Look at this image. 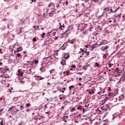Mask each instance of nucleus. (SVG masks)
Here are the masks:
<instances>
[{
  "mask_svg": "<svg viewBox=\"0 0 125 125\" xmlns=\"http://www.w3.org/2000/svg\"><path fill=\"white\" fill-rule=\"evenodd\" d=\"M0 120H1L0 122V125H4V124H5V121L3 120V118H0Z\"/></svg>",
  "mask_w": 125,
  "mask_h": 125,
  "instance_id": "nucleus-18",
  "label": "nucleus"
},
{
  "mask_svg": "<svg viewBox=\"0 0 125 125\" xmlns=\"http://www.w3.org/2000/svg\"><path fill=\"white\" fill-rule=\"evenodd\" d=\"M26 63H27V66H30V67H33L34 65L33 62L27 61Z\"/></svg>",
  "mask_w": 125,
  "mask_h": 125,
  "instance_id": "nucleus-15",
  "label": "nucleus"
},
{
  "mask_svg": "<svg viewBox=\"0 0 125 125\" xmlns=\"http://www.w3.org/2000/svg\"><path fill=\"white\" fill-rule=\"evenodd\" d=\"M99 44H98V43H95L94 44L91 45V48H92V50H93V49H94V48H96V47H99Z\"/></svg>",
  "mask_w": 125,
  "mask_h": 125,
  "instance_id": "nucleus-10",
  "label": "nucleus"
},
{
  "mask_svg": "<svg viewBox=\"0 0 125 125\" xmlns=\"http://www.w3.org/2000/svg\"><path fill=\"white\" fill-rule=\"evenodd\" d=\"M71 26H69L67 27V29L63 33H62L61 34V36H62V37H63V38H65V39H67L68 37H69V35L71 34V32H70V30L69 29V28H70Z\"/></svg>",
  "mask_w": 125,
  "mask_h": 125,
  "instance_id": "nucleus-2",
  "label": "nucleus"
},
{
  "mask_svg": "<svg viewBox=\"0 0 125 125\" xmlns=\"http://www.w3.org/2000/svg\"><path fill=\"white\" fill-rule=\"evenodd\" d=\"M20 80H21V81H20V83H24V81H22V80H24V78H23V76H20Z\"/></svg>",
  "mask_w": 125,
  "mask_h": 125,
  "instance_id": "nucleus-33",
  "label": "nucleus"
},
{
  "mask_svg": "<svg viewBox=\"0 0 125 125\" xmlns=\"http://www.w3.org/2000/svg\"><path fill=\"white\" fill-rule=\"evenodd\" d=\"M104 106H105L107 111H110V110H111V108H110V104H106Z\"/></svg>",
  "mask_w": 125,
  "mask_h": 125,
  "instance_id": "nucleus-22",
  "label": "nucleus"
},
{
  "mask_svg": "<svg viewBox=\"0 0 125 125\" xmlns=\"http://www.w3.org/2000/svg\"><path fill=\"white\" fill-rule=\"evenodd\" d=\"M83 70H87V65H84L83 67Z\"/></svg>",
  "mask_w": 125,
  "mask_h": 125,
  "instance_id": "nucleus-46",
  "label": "nucleus"
},
{
  "mask_svg": "<svg viewBox=\"0 0 125 125\" xmlns=\"http://www.w3.org/2000/svg\"><path fill=\"white\" fill-rule=\"evenodd\" d=\"M24 74V72H21L20 74H19V75H20V77L23 76V75Z\"/></svg>",
  "mask_w": 125,
  "mask_h": 125,
  "instance_id": "nucleus-60",
  "label": "nucleus"
},
{
  "mask_svg": "<svg viewBox=\"0 0 125 125\" xmlns=\"http://www.w3.org/2000/svg\"><path fill=\"white\" fill-rule=\"evenodd\" d=\"M107 95H108V96H109V97H114V96H115V94H114V93L113 92H111V93H108V94H107Z\"/></svg>",
  "mask_w": 125,
  "mask_h": 125,
  "instance_id": "nucleus-25",
  "label": "nucleus"
},
{
  "mask_svg": "<svg viewBox=\"0 0 125 125\" xmlns=\"http://www.w3.org/2000/svg\"><path fill=\"white\" fill-rule=\"evenodd\" d=\"M30 106H31V104H26V107H30Z\"/></svg>",
  "mask_w": 125,
  "mask_h": 125,
  "instance_id": "nucleus-64",
  "label": "nucleus"
},
{
  "mask_svg": "<svg viewBox=\"0 0 125 125\" xmlns=\"http://www.w3.org/2000/svg\"><path fill=\"white\" fill-rule=\"evenodd\" d=\"M55 101V102H58V98H57V96H55L54 97Z\"/></svg>",
  "mask_w": 125,
  "mask_h": 125,
  "instance_id": "nucleus-49",
  "label": "nucleus"
},
{
  "mask_svg": "<svg viewBox=\"0 0 125 125\" xmlns=\"http://www.w3.org/2000/svg\"><path fill=\"white\" fill-rule=\"evenodd\" d=\"M56 4L57 8H59V6H60V4H61V1H59L58 3H56Z\"/></svg>",
  "mask_w": 125,
  "mask_h": 125,
  "instance_id": "nucleus-34",
  "label": "nucleus"
},
{
  "mask_svg": "<svg viewBox=\"0 0 125 125\" xmlns=\"http://www.w3.org/2000/svg\"><path fill=\"white\" fill-rule=\"evenodd\" d=\"M51 59H52L51 56L44 57L43 59V62L44 63H45V64H49V65H51V61H50Z\"/></svg>",
  "mask_w": 125,
  "mask_h": 125,
  "instance_id": "nucleus-3",
  "label": "nucleus"
},
{
  "mask_svg": "<svg viewBox=\"0 0 125 125\" xmlns=\"http://www.w3.org/2000/svg\"><path fill=\"white\" fill-rule=\"evenodd\" d=\"M32 62H34V64L38 65L39 64V60H34Z\"/></svg>",
  "mask_w": 125,
  "mask_h": 125,
  "instance_id": "nucleus-38",
  "label": "nucleus"
},
{
  "mask_svg": "<svg viewBox=\"0 0 125 125\" xmlns=\"http://www.w3.org/2000/svg\"><path fill=\"white\" fill-rule=\"evenodd\" d=\"M8 34H9V31H7L6 33H4V38H6V37H7V36H8Z\"/></svg>",
  "mask_w": 125,
  "mask_h": 125,
  "instance_id": "nucleus-37",
  "label": "nucleus"
},
{
  "mask_svg": "<svg viewBox=\"0 0 125 125\" xmlns=\"http://www.w3.org/2000/svg\"><path fill=\"white\" fill-rule=\"evenodd\" d=\"M33 68V67H31V68L29 69L27 71V73L28 74H31V73H32V69Z\"/></svg>",
  "mask_w": 125,
  "mask_h": 125,
  "instance_id": "nucleus-41",
  "label": "nucleus"
},
{
  "mask_svg": "<svg viewBox=\"0 0 125 125\" xmlns=\"http://www.w3.org/2000/svg\"><path fill=\"white\" fill-rule=\"evenodd\" d=\"M109 47V46L108 45H106L105 46H102V47L101 48V50H102V51H106V50H107V49H108Z\"/></svg>",
  "mask_w": 125,
  "mask_h": 125,
  "instance_id": "nucleus-8",
  "label": "nucleus"
},
{
  "mask_svg": "<svg viewBox=\"0 0 125 125\" xmlns=\"http://www.w3.org/2000/svg\"><path fill=\"white\" fill-rule=\"evenodd\" d=\"M95 65L96 67H99V66H100L98 62H95Z\"/></svg>",
  "mask_w": 125,
  "mask_h": 125,
  "instance_id": "nucleus-54",
  "label": "nucleus"
},
{
  "mask_svg": "<svg viewBox=\"0 0 125 125\" xmlns=\"http://www.w3.org/2000/svg\"><path fill=\"white\" fill-rule=\"evenodd\" d=\"M115 72H116V73H118L119 74H120V73H122V70H121V69H119V67H117L115 69Z\"/></svg>",
  "mask_w": 125,
  "mask_h": 125,
  "instance_id": "nucleus-20",
  "label": "nucleus"
},
{
  "mask_svg": "<svg viewBox=\"0 0 125 125\" xmlns=\"http://www.w3.org/2000/svg\"><path fill=\"white\" fill-rule=\"evenodd\" d=\"M85 54H86V55L88 56V55H89V51H86Z\"/></svg>",
  "mask_w": 125,
  "mask_h": 125,
  "instance_id": "nucleus-62",
  "label": "nucleus"
},
{
  "mask_svg": "<svg viewBox=\"0 0 125 125\" xmlns=\"http://www.w3.org/2000/svg\"><path fill=\"white\" fill-rule=\"evenodd\" d=\"M46 67V65L42 66L40 68V70L41 72H45L46 70V68H45Z\"/></svg>",
  "mask_w": 125,
  "mask_h": 125,
  "instance_id": "nucleus-13",
  "label": "nucleus"
},
{
  "mask_svg": "<svg viewBox=\"0 0 125 125\" xmlns=\"http://www.w3.org/2000/svg\"><path fill=\"white\" fill-rule=\"evenodd\" d=\"M44 78L42 77L41 76H37L36 77V80L37 81H42V80H43Z\"/></svg>",
  "mask_w": 125,
  "mask_h": 125,
  "instance_id": "nucleus-17",
  "label": "nucleus"
},
{
  "mask_svg": "<svg viewBox=\"0 0 125 125\" xmlns=\"http://www.w3.org/2000/svg\"><path fill=\"white\" fill-rule=\"evenodd\" d=\"M20 56H21V53H17V54H16V57H18L19 58V57H20Z\"/></svg>",
  "mask_w": 125,
  "mask_h": 125,
  "instance_id": "nucleus-50",
  "label": "nucleus"
},
{
  "mask_svg": "<svg viewBox=\"0 0 125 125\" xmlns=\"http://www.w3.org/2000/svg\"><path fill=\"white\" fill-rule=\"evenodd\" d=\"M107 43H108V41L106 40L102 41L100 44H99V46H100L101 45H104L105 44H107Z\"/></svg>",
  "mask_w": 125,
  "mask_h": 125,
  "instance_id": "nucleus-11",
  "label": "nucleus"
},
{
  "mask_svg": "<svg viewBox=\"0 0 125 125\" xmlns=\"http://www.w3.org/2000/svg\"><path fill=\"white\" fill-rule=\"evenodd\" d=\"M119 116V113H115L112 115V120H115V119H117Z\"/></svg>",
  "mask_w": 125,
  "mask_h": 125,
  "instance_id": "nucleus-14",
  "label": "nucleus"
},
{
  "mask_svg": "<svg viewBox=\"0 0 125 125\" xmlns=\"http://www.w3.org/2000/svg\"><path fill=\"white\" fill-rule=\"evenodd\" d=\"M64 90H66V88L65 87L62 88V89H59V91H60V92H62V93H64Z\"/></svg>",
  "mask_w": 125,
  "mask_h": 125,
  "instance_id": "nucleus-24",
  "label": "nucleus"
},
{
  "mask_svg": "<svg viewBox=\"0 0 125 125\" xmlns=\"http://www.w3.org/2000/svg\"><path fill=\"white\" fill-rule=\"evenodd\" d=\"M61 64L62 66H65V65H66V59L65 58H62L61 61Z\"/></svg>",
  "mask_w": 125,
  "mask_h": 125,
  "instance_id": "nucleus-9",
  "label": "nucleus"
},
{
  "mask_svg": "<svg viewBox=\"0 0 125 125\" xmlns=\"http://www.w3.org/2000/svg\"><path fill=\"white\" fill-rule=\"evenodd\" d=\"M74 87H75L74 85H71L69 86V90H72V88H74Z\"/></svg>",
  "mask_w": 125,
  "mask_h": 125,
  "instance_id": "nucleus-44",
  "label": "nucleus"
},
{
  "mask_svg": "<svg viewBox=\"0 0 125 125\" xmlns=\"http://www.w3.org/2000/svg\"><path fill=\"white\" fill-rule=\"evenodd\" d=\"M13 108H14V106H12L9 108L8 111H12V109H13Z\"/></svg>",
  "mask_w": 125,
  "mask_h": 125,
  "instance_id": "nucleus-52",
  "label": "nucleus"
},
{
  "mask_svg": "<svg viewBox=\"0 0 125 125\" xmlns=\"http://www.w3.org/2000/svg\"><path fill=\"white\" fill-rule=\"evenodd\" d=\"M108 65H109V68H111L112 67V66H114V64H113V63H109Z\"/></svg>",
  "mask_w": 125,
  "mask_h": 125,
  "instance_id": "nucleus-59",
  "label": "nucleus"
},
{
  "mask_svg": "<svg viewBox=\"0 0 125 125\" xmlns=\"http://www.w3.org/2000/svg\"><path fill=\"white\" fill-rule=\"evenodd\" d=\"M68 103H69V102L65 100L64 102V104H65V105H66L67 104H68Z\"/></svg>",
  "mask_w": 125,
  "mask_h": 125,
  "instance_id": "nucleus-57",
  "label": "nucleus"
},
{
  "mask_svg": "<svg viewBox=\"0 0 125 125\" xmlns=\"http://www.w3.org/2000/svg\"><path fill=\"white\" fill-rule=\"evenodd\" d=\"M16 32H17L18 35L21 34V32H22V28H21V27L18 28L16 30Z\"/></svg>",
  "mask_w": 125,
  "mask_h": 125,
  "instance_id": "nucleus-16",
  "label": "nucleus"
},
{
  "mask_svg": "<svg viewBox=\"0 0 125 125\" xmlns=\"http://www.w3.org/2000/svg\"><path fill=\"white\" fill-rule=\"evenodd\" d=\"M45 42L47 43V44H51L53 43V41H52V39L50 38H47Z\"/></svg>",
  "mask_w": 125,
  "mask_h": 125,
  "instance_id": "nucleus-6",
  "label": "nucleus"
},
{
  "mask_svg": "<svg viewBox=\"0 0 125 125\" xmlns=\"http://www.w3.org/2000/svg\"><path fill=\"white\" fill-rule=\"evenodd\" d=\"M107 55H108V54H103V59H106V56H107Z\"/></svg>",
  "mask_w": 125,
  "mask_h": 125,
  "instance_id": "nucleus-42",
  "label": "nucleus"
},
{
  "mask_svg": "<svg viewBox=\"0 0 125 125\" xmlns=\"http://www.w3.org/2000/svg\"><path fill=\"white\" fill-rule=\"evenodd\" d=\"M45 114H46V115H47V117H49L50 114H51V111H50V109H49L48 112H45Z\"/></svg>",
  "mask_w": 125,
  "mask_h": 125,
  "instance_id": "nucleus-30",
  "label": "nucleus"
},
{
  "mask_svg": "<svg viewBox=\"0 0 125 125\" xmlns=\"http://www.w3.org/2000/svg\"><path fill=\"white\" fill-rule=\"evenodd\" d=\"M59 25H60V27H59V30H61V31H62V30H63V28H62V24H61V22L59 23Z\"/></svg>",
  "mask_w": 125,
  "mask_h": 125,
  "instance_id": "nucleus-39",
  "label": "nucleus"
},
{
  "mask_svg": "<svg viewBox=\"0 0 125 125\" xmlns=\"http://www.w3.org/2000/svg\"><path fill=\"white\" fill-rule=\"evenodd\" d=\"M22 50H23V47L22 46L18 47L17 48V50L14 51V53L15 54H16V53H18L19 52H20L21 51H22Z\"/></svg>",
  "mask_w": 125,
  "mask_h": 125,
  "instance_id": "nucleus-7",
  "label": "nucleus"
},
{
  "mask_svg": "<svg viewBox=\"0 0 125 125\" xmlns=\"http://www.w3.org/2000/svg\"><path fill=\"white\" fill-rule=\"evenodd\" d=\"M115 17L116 18H118L119 19H120V18H121V14L118 15L117 16H115Z\"/></svg>",
  "mask_w": 125,
  "mask_h": 125,
  "instance_id": "nucleus-55",
  "label": "nucleus"
},
{
  "mask_svg": "<svg viewBox=\"0 0 125 125\" xmlns=\"http://www.w3.org/2000/svg\"><path fill=\"white\" fill-rule=\"evenodd\" d=\"M70 57V55H69L68 54H65L64 57H62V58H65V59H68Z\"/></svg>",
  "mask_w": 125,
  "mask_h": 125,
  "instance_id": "nucleus-23",
  "label": "nucleus"
},
{
  "mask_svg": "<svg viewBox=\"0 0 125 125\" xmlns=\"http://www.w3.org/2000/svg\"><path fill=\"white\" fill-rule=\"evenodd\" d=\"M103 100L101 101V102H102V103H103L102 104H105V103H106V102H107V100H109V97H108V96H107V94H105V95H101V99Z\"/></svg>",
  "mask_w": 125,
  "mask_h": 125,
  "instance_id": "nucleus-4",
  "label": "nucleus"
},
{
  "mask_svg": "<svg viewBox=\"0 0 125 125\" xmlns=\"http://www.w3.org/2000/svg\"><path fill=\"white\" fill-rule=\"evenodd\" d=\"M95 90L94 89H92L88 91L89 94H94Z\"/></svg>",
  "mask_w": 125,
  "mask_h": 125,
  "instance_id": "nucleus-21",
  "label": "nucleus"
},
{
  "mask_svg": "<svg viewBox=\"0 0 125 125\" xmlns=\"http://www.w3.org/2000/svg\"><path fill=\"white\" fill-rule=\"evenodd\" d=\"M101 109L102 110V111H107V108H106V106L105 105L102 106L101 107Z\"/></svg>",
  "mask_w": 125,
  "mask_h": 125,
  "instance_id": "nucleus-28",
  "label": "nucleus"
},
{
  "mask_svg": "<svg viewBox=\"0 0 125 125\" xmlns=\"http://www.w3.org/2000/svg\"><path fill=\"white\" fill-rule=\"evenodd\" d=\"M93 35L95 37H97V36H98V33L97 32H95L93 33Z\"/></svg>",
  "mask_w": 125,
  "mask_h": 125,
  "instance_id": "nucleus-43",
  "label": "nucleus"
},
{
  "mask_svg": "<svg viewBox=\"0 0 125 125\" xmlns=\"http://www.w3.org/2000/svg\"><path fill=\"white\" fill-rule=\"evenodd\" d=\"M49 17H53V16H54V12L51 11L49 13Z\"/></svg>",
  "mask_w": 125,
  "mask_h": 125,
  "instance_id": "nucleus-26",
  "label": "nucleus"
},
{
  "mask_svg": "<svg viewBox=\"0 0 125 125\" xmlns=\"http://www.w3.org/2000/svg\"><path fill=\"white\" fill-rule=\"evenodd\" d=\"M104 11H105L106 12V13H108V14H112V13H114L115 11H114V9L112 7V6H108L107 7H105L103 9Z\"/></svg>",
  "mask_w": 125,
  "mask_h": 125,
  "instance_id": "nucleus-1",
  "label": "nucleus"
},
{
  "mask_svg": "<svg viewBox=\"0 0 125 125\" xmlns=\"http://www.w3.org/2000/svg\"><path fill=\"white\" fill-rule=\"evenodd\" d=\"M77 110H80V112H81L82 113L83 111V107H82L81 106H78Z\"/></svg>",
  "mask_w": 125,
  "mask_h": 125,
  "instance_id": "nucleus-36",
  "label": "nucleus"
},
{
  "mask_svg": "<svg viewBox=\"0 0 125 125\" xmlns=\"http://www.w3.org/2000/svg\"><path fill=\"white\" fill-rule=\"evenodd\" d=\"M54 6V3L52 2H50L49 4L48 5V7H51V6Z\"/></svg>",
  "mask_w": 125,
  "mask_h": 125,
  "instance_id": "nucleus-32",
  "label": "nucleus"
},
{
  "mask_svg": "<svg viewBox=\"0 0 125 125\" xmlns=\"http://www.w3.org/2000/svg\"><path fill=\"white\" fill-rule=\"evenodd\" d=\"M7 71H9V68H4V67H0V73H1V74H4V73H6Z\"/></svg>",
  "mask_w": 125,
  "mask_h": 125,
  "instance_id": "nucleus-5",
  "label": "nucleus"
},
{
  "mask_svg": "<svg viewBox=\"0 0 125 125\" xmlns=\"http://www.w3.org/2000/svg\"><path fill=\"white\" fill-rule=\"evenodd\" d=\"M92 2H99V0H91Z\"/></svg>",
  "mask_w": 125,
  "mask_h": 125,
  "instance_id": "nucleus-48",
  "label": "nucleus"
},
{
  "mask_svg": "<svg viewBox=\"0 0 125 125\" xmlns=\"http://www.w3.org/2000/svg\"><path fill=\"white\" fill-rule=\"evenodd\" d=\"M5 79H7V78H9V76L7 74H6L5 76H4Z\"/></svg>",
  "mask_w": 125,
  "mask_h": 125,
  "instance_id": "nucleus-63",
  "label": "nucleus"
},
{
  "mask_svg": "<svg viewBox=\"0 0 125 125\" xmlns=\"http://www.w3.org/2000/svg\"><path fill=\"white\" fill-rule=\"evenodd\" d=\"M120 7L118 6L115 10H114V12H116V11H117L118 9H120Z\"/></svg>",
  "mask_w": 125,
  "mask_h": 125,
  "instance_id": "nucleus-58",
  "label": "nucleus"
},
{
  "mask_svg": "<svg viewBox=\"0 0 125 125\" xmlns=\"http://www.w3.org/2000/svg\"><path fill=\"white\" fill-rule=\"evenodd\" d=\"M118 118L119 120H122L123 118V115H122V113H118Z\"/></svg>",
  "mask_w": 125,
  "mask_h": 125,
  "instance_id": "nucleus-35",
  "label": "nucleus"
},
{
  "mask_svg": "<svg viewBox=\"0 0 125 125\" xmlns=\"http://www.w3.org/2000/svg\"><path fill=\"white\" fill-rule=\"evenodd\" d=\"M113 27H118V26H119V24L117 22L114 23L113 24Z\"/></svg>",
  "mask_w": 125,
  "mask_h": 125,
  "instance_id": "nucleus-45",
  "label": "nucleus"
},
{
  "mask_svg": "<svg viewBox=\"0 0 125 125\" xmlns=\"http://www.w3.org/2000/svg\"><path fill=\"white\" fill-rule=\"evenodd\" d=\"M63 5H68V1H66L65 2L63 3Z\"/></svg>",
  "mask_w": 125,
  "mask_h": 125,
  "instance_id": "nucleus-56",
  "label": "nucleus"
},
{
  "mask_svg": "<svg viewBox=\"0 0 125 125\" xmlns=\"http://www.w3.org/2000/svg\"><path fill=\"white\" fill-rule=\"evenodd\" d=\"M87 111H88V109L85 108L84 107H83L82 111L81 113L82 114H84V113H85V112H87Z\"/></svg>",
  "mask_w": 125,
  "mask_h": 125,
  "instance_id": "nucleus-19",
  "label": "nucleus"
},
{
  "mask_svg": "<svg viewBox=\"0 0 125 125\" xmlns=\"http://www.w3.org/2000/svg\"><path fill=\"white\" fill-rule=\"evenodd\" d=\"M86 50H87L86 49H85V50H84V49H83L81 51V53H82V54H81V55H84V54H85V53Z\"/></svg>",
  "mask_w": 125,
  "mask_h": 125,
  "instance_id": "nucleus-29",
  "label": "nucleus"
},
{
  "mask_svg": "<svg viewBox=\"0 0 125 125\" xmlns=\"http://www.w3.org/2000/svg\"><path fill=\"white\" fill-rule=\"evenodd\" d=\"M40 117H41V114L38 113V115L35 116L34 120H36V121H38V120L39 121H41V120H42V118H40Z\"/></svg>",
  "mask_w": 125,
  "mask_h": 125,
  "instance_id": "nucleus-12",
  "label": "nucleus"
},
{
  "mask_svg": "<svg viewBox=\"0 0 125 125\" xmlns=\"http://www.w3.org/2000/svg\"><path fill=\"white\" fill-rule=\"evenodd\" d=\"M41 36L42 39H44V38H45V33H43L41 35Z\"/></svg>",
  "mask_w": 125,
  "mask_h": 125,
  "instance_id": "nucleus-40",
  "label": "nucleus"
},
{
  "mask_svg": "<svg viewBox=\"0 0 125 125\" xmlns=\"http://www.w3.org/2000/svg\"><path fill=\"white\" fill-rule=\"evenodd\" d=\"M16 114H17V112L15 110L13 111L12 112V114L14 115V116H15V115H16Z\"/></svg>",
  "mask_w": 125,
  "mask_h": 125,
  "instance_id": "nucleus-47",
  "label": "nucleus"
},
{
  "mask_svg": "<svg viewBox=\"0 0 125 125\" xmlns=\"http://www.w3.org/2000/svg\"><path fill=\"white\" fill-rule=\"evenodd\" d=\"M87 33H88L87 32V30H85L83 33V35H86V34H87Z\"/></svg>",
  "mask_w": 125,
  "mask_h": 125,
  "instance_id": "nucleus-53",
  "label": "nucleus"
},
{
  "mask_svg": "<svg viewBox=\"0 0 125 125\" xmlns=\"http://www.w3.org/2000/svg\"><path fill=\"white\" fill-rule=\"evenodd\" d=\"M113 94H115V96L118 95V94H119V89H116L114 92H113Z\"/></svg>",
  "mask_w": 125,
  "mask_h": 125,
  "instance_id": "nucleus-27",
  "label": "nucleus"
},
{
  "mask_svg": "<svg viewBox=\"0 0 125 125\" xmlns=\"http://www.w3.org/2000/svg\"><path fill=\"white\" fill-rule=\"evenodd\" d=\"M89 104H88L87 105H85V106H84L83 107H84V108H85L86 109H87V110H88V107H89Z\"/></svg>",
  "mask_w": 125,
  "mask_h": 125,
  "instance_id": "nucleus-51",
  "label": "nucleus"
},
{
  "mask_svg": "<svg viewBox=\"0 0 125 125\" xmlns=\"http://www.w3.org/2000/svg\"><path fill=\"white\" fill-rule=\"evenodd\" d=\"M70 42H71V40H70V39H68V41L65 42V43L67 44V43H69Z\"/></svg>",
  "mask_w": 125,
  "mask_h": 125,
  "instance_id": "nucleus-61",
  "label": "nucleus"
},
{
  "mask_svg": "<svg viewBox=\"0 0 125 125\" xmlns=\"http://www.w3.org/2000/svg\"><path fill=\"white\" fill-rule=\"evenodd\" d=\"M64 45L65 43H64L63 44H62V45L61 47V49H62V50H65L66 49V47L64 46Z\"/></svg>",
  "mask_w": 125,
  "mask_h": 125,
  "instance_id": "nucleus-31",
  "label": "nucleus"
}]
</instances>
